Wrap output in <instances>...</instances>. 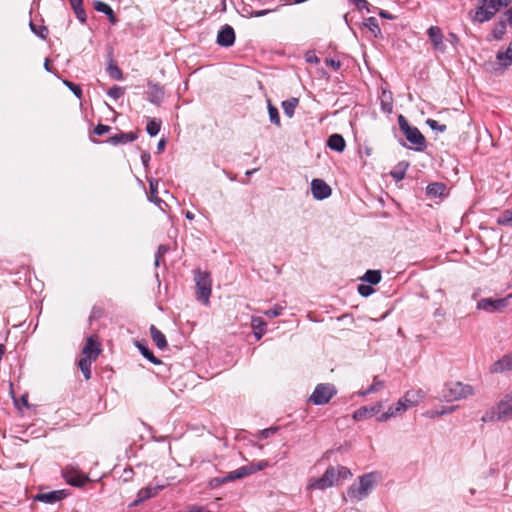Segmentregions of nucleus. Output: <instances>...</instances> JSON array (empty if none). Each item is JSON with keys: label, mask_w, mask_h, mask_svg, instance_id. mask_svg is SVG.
Segmentation results:
<instances>
[{"label": "nucleus", "mask_w": 512, "mask_h": 512, "mask_svg": "<svg viewBox=\"0 0 512 512\" xmlns=\"http://www.w3.org/2000/svg\"><path fill=\"white\" fill-rule=\"evenodd\" d=\"M141 161L144 166H148V163L150 161V154L148 152H143L141 154Z\"/></svg>", "instance_id": "obj_61"}, {"label": "nucleus", "mask_w": 512, "mask_h": 512, "mask_svg": "<svg viewBox=\"0 0 512 512\" xmlns=\"http://www.w3.org/2000/svg\"><path fill=\"white\" fill-rule=\"evenodd\" d=\"M384 387V382L382 380L377 379V377L374 378L372 385L365 391L359 392L360 396H366L371 393H375L379 390H381Z\"/></svg>", "instance_id": "obj_39"}, {"label": "nucleus", "mask_w": 512, "mask_h": 512, "mask_svg": "<svg viewBox=\"0 0 512 512\" xmlns=\"http://www.w3.org/2000/svg\"><path fill=\"white\" fill-rule=\"evenodd\" d=\"M92 361L93 360H91V359L82 357L78 362V366H79L80 370L82 371L86 380H89L91 378Z\"/></svg>", "instance_id": "obj_36"}, {"label": "nucleus", "mask_w": 512, "mask_h": 512, "mask_svg": "<svg viewBox=\"0 0 512 512\" xmlns=\"http://www.w3.org/2000/svg\"><path fill=\"white\" fill-rule=\"evenodd\" d=\"M150 335L154 344L159 349H164L167 347V340L165 335L160 330H158L154 325L150 326Z\"/></svg>", "instance_id": "obj_25"}, {"label": "nucleus", "mask_w": 512, "mask_h": 512, "mask_svg": "<svg viewBox=\"0 0 512 512\" xmlns=\"http://www.w3.org/2000/svg\"><path fill=\"white\" fill-rule=\"evenodd\" d=\"M148 199L155 203L162 211H164L163 205L167 206V204L158 197V181L155 179L149 181Z\"/></svg>", "instance_id": "obj_19"}, {"label": "nucleus", "mask_w": 512, "mask_h": 512, "mask_svg": "<svg viewBox=\"0 0 512 512\" xmlns=\"http://www.w3.org/2000/svg\"><path fill=\"white\" fill-rule=\"evenodd\" d=\"M110 126L108 125H103V124H98L95 128H94V133L98 136H101V135H104L105 133L109 132L110 131Z\"/></svg>", "instance_id": "obj_53"}, {"label": "nucleus", "mask_w": 512, "mask_h": 512, "mask_svg": "<svg viewBox=\"0 0 512 512\" xmlns=\"http://www.w3.org/2000/svg\"><path fill=\"white\" fill-rule=\"evenodd\" d=\"M136 346L139 349L140 353L143 355V357H145L151 363L155 365H159L162 363L161 360L155 357L154 354L143 343L138 342Z\"/></svg>", "instance_id": "obj_31"}, {"label": "nucleus", "mask_w": 512, "mask_h": 512, "mask_svg": "<svg viewBox=\"0 0 512 512\" xmlns=\"http://www.w3.org/2000/svg\"><path fill=\"white\" fill-rule=\"evenodd\" d=\"M299 100L297 98H290L282 102V108L289 118L293 117L295 108L297 107Z\"/></svg>", "instance_id": "obj_33"}, {"label": "nucleus", "mask_w": 512, "mask_h": 512, "mask_svg": "<svg viewBox=\"0 0 512 512\" xmlns=\"http://www.w3.org/2000/svg\"><path fill=\"white\" fill-rule=\"evenodd\" d=\"M496 59L503 69H506L512 65V41L505 51L497 52Z\"/></svg>", "instance_id": "obj_20"}, {"label": "nucleus", "mask_w": 512, "mask_h": 512, "mask_svg": "<svg viewBox=\"0 0 512 512\" xmlns=\"http://www.w3.org/2000/svg\"><path fill=\"white\" fill-rule=\"evenodd\" d=\"M273 11H274L273 9L251 11L250 16L251 17H262V16H265Z\"/></svg>", "instance_id": "obj_55"}, {"label": "nucleus", "mask_w": 512, "mask_h": 512, "mask_svg": "<svg viewBox=\"0 0 512 512\" xmlns=\"http://www.w3.org/2000/svg\"><path fill=\"white\" fill-rule=\"evenodd\" d=\"M512 294L507 295L504 298H483L477 303V309L486 311L488 313L503 312L510 303Z\"/></svg>", "instance_id": "obj_6"}, {"label": "nucleus", "mask_w": 512, "mask_h": 512, "mask_svg": "<svg viewBox=\"0 0 512 512\" xmlns=\"http://www.w3.org/2000/svg\"><path fill=\"white\" fill-rule=\"evenodd\" d=\"M381 109L384 113H391L393 110L392 93L383 91L381 95Z\"/></svg>", "instance_id": "obj_30"}, {"label": "nucleus", "mask_w": 512, "mask_h": 512, "mask_svg": "<svg viewBox=\"0 0 512 512\" xmlns=\"http://www.w3.org/2000/svg\"><path fill=\"white\" fill-rule=\"evenodd\" d=\"M391 176L396 180L400 181L404 178L405 172L404 170H393L391 171Z\"/></svg>", "instance_id": "obj_58"}, {"label": "nucleus", "mask_w": 512, "mask_h": 512, "mask_svg": "<svg viewBox=\"0 0 512 512\" xmlns=\"http://www.w3.org/2000/svg\"><path fill=\"white\" fill-rule=\"evenodd\" d=\"M381 409H382V405L380 403H377V404H375L373 406H369V407L368 406L361 407L354 412L353 417L357 421H362L364 419H367V418L372 417L373 415L377 414L378 412H380Z\"/></svg>", "instance_id": "obj_16"}, {"label": "nucleus", "mask_w": 512, "mask_h": 512, "mask_svg": "<svg viewBox=\"0 0 512 512\" xmlns=\"http://www.w3.org/2000/svg\"><path fill=\"white\" fill-rule=\"evenodd\" d=\"M508 370H512V352L504 355L490 367V372L492 373H502Z\"/></svg>", "instance_id": "obj_18"}, {"label": "nucleus", "mask_w": 512, "mask_h": 512, "mask_svg": "<svg viewBox=\"0 0 512 512\" xmlns=\"http://www.w3.org/2000/svg\"><path fill=\"white\" fill-rule=\"evenodd\" d=\"M94 8L98 12H102V13L106 14L107 16H111V14H112V8L108 4H106L102 1H95Z\"/></svg>", "instance_id": "obj_41"}, {"label": "nucleus", "mask_w": 512, "mask_h": 512, "mask_svg": "<svg viewBox=\"0 0 512 512\" xmlns=\"http://www.w3.org/2000/svg\"><path fill=\"white\" fill-rule=\"evenodd\" d=\"M235 42V32L230 25H224L217 35V44L222 47H230Z\"/></svg>", "instance_id": "obj_12"}, {"label": "nucleus", "mask_w": 512, "mask_h": 512, "mask_svg": "<svg viewBox=\"0 0 512 512\" xmlns=\"http://www.w3.org/2000/svg\"><path fill=\"white\" fill-rule=\"evenodd\" d=\"M398 124L406 139L414 146L417 151H422L425 149V137L417 127L410 126L403 115L398 116Z\"/></svg>", "instance_id": "obj_3"}, {"label": "nucleus", "mask_w": 512, "mask_h": 512, "mask_svg": "<svg viewBox=\"0 0 512 512\" xmlns=\"http://www.w3.org/2000/svg\"><path fill=\"white\" fill-rule=\"evenodd\" d=\"M164 488V485H158V486H147L145 488H142L138 494L137 498L133 501L132 506H137L140 503H142L145 500H148L158 494L160 490Z\"/></svg>", "instance_id": "obj_14"}, {"label": "nucleus", "mask_w": 512, "mask_h": 512, "mask_svg": "<svg viewBox=\"0 0 512 512\" xmlns=\"http://www.w3.org/2000/svg\"><path fill=\"white\" fill-rule=\"evenodd\" d=\"M363 25L375 36L378 37L381 34L378 21L375 17H368L364 20Z\"/></svg>", "instance_id": "obj_32"}, {"label": "nucleus", "mask_w": 512, "mask_h": 512, "mask_svg": "<svg viewBox=\"0 0 512 512\" xmlns=\"http://www.w3.org/2000/svg\"><path fill=\"white\" fill-rule=\"evenodd\" d=\"M30 28L37 36L45 39L48 34V30L45 26H36L33 22H30Z\"/></svg>", "instance_id": "obj_42"}, {"label": "nucleus", "mask_w": 512, "mask_h": 512, "mask_svg": "<svg viewBox=\"0 0 512 512\" xmlns=\"http://www.w3.org/2000/svg\"><path fill=\"white\" fill-rule=\"evenodd\" d=\"M446 190V186L443 183H431L427 186V194L430 196L438 197L442 196Z\"/></svg>", "instance_id": "obj_35"}, {"label": "nucleus", "mask_w": 512, "mask_h": 512, "mask_svg": "<svg viewBox=\"0 0 512 512\" xmlns=\"http://www.w3.org/2000/svg\"><path fill=\"white\" fill-rule=\"evenodd\" d=\"M136 138H137V135L133 132H129V133L120 132L118 134L111 136L109 138L108 142L113 145H118V144L133 142L134 140H136Z\"/></svg>", "instance_id": "obj_24"}, {"label": "nucleus", "mask_w": 512, "mask_h": 512, "mask_svg": "<svg viewBox=\"0 0 512 512\" xmlns=\"http://www.w3.org/2000/svg\"><path fill=\"white\" fill-rule=\"evenodd\" d=\"M64 84L74 93L75 96H77L78 98H81L82 89L79 85H76L67 80L64 81Z\"/></svg>", "instance_id": "obj_49"}, {"label": "nucleus", "mask_w": 512, "mask_h": 512, "mask_svg": "<svg viewBox=\"0 0 512 512\" xmlns=\"http://www.w3.org/2000/svg\"><path fill=\"white\" fill-rule=\"evenodd\" d=\"M164 92L158 85H150L148 90V100L156 105H160Z\"/></svg>", "instance_id": "obj_27"}, {"label": "nucleus", "mask_w": 512, "mask_h": 512, "mask_svg": "<svg viewBox=\"0 0 512 512\" xmlns=\"http://www.w3.org/2000/svg\"><path fill=\"white\" fill-rule=\"evenodd\" d=\"M168 251V248L165 245H160L158 247L157 253L155 255V266H159L160 258Z\"/></svg>", "instance_id": "obj_52"}, {"label": "nucleus", "mask_w": 512, "mask_h": 512, "mask_svg": "<svg viewBox=\"0 0 512 512\" xmlns=\"http://www.w3.org/2000/svg\"><path fill=\"white\" fill-rule=\"evenodd\" d=\"M268 113H269V118H270V121L274 124H276L277 126L280 125V117H279V112H278V109L273 106L270 102L268 103Z\"/></svg>", "instance_id": "obj_40"}, {"label": "nucleus", "mask_w": 512, "mask_h": 512, "mask_svg": "<svg viewBox=\"0 0 512 512\" xmlns=\"http://www.w3.org/2000/svg\"><path fill=\"white\" fill-rule=\"evenodd\" d=\"M358 292L362 296L367 297V296H369L373 292V289L370 286L361 284V285L358 286Z\"/></svg>", "instance_id": "obj_54"}, {"label": "nucleus", "mask_w": 512, "mask_h": 512, "mask_svg": "<svg viewBox=\"0 0 512 512\" xmlns=\"http://www.w3.org/2000/svg\"><path fill=\"white\" fill-rule=\"evenodd\" d=\"M507 21L512 24V7L506 13Z\"/></svg>", "instance_id": "obj_64"}, {"label": "nucleus", "mask_w": 512, "mask_h": 512, "mask_svg": "<svg viewBox=\"0 0 512 512\" xmlns=\"http://www.w3.org/2000/svg\"><path fill=\"white\" fill-rule=\"evenodd\" d=\"M283 306L276 304L273 308L264 311V314L269 318H275L282 314Z\"/></svg>", "instance_id": "obj_43"}, {"label": "nucleus", "mask_w": 512, "mask_h": 512, "mask_svg": "<svg viewBox=\"0 0 512 512\" xmlns=\"http://www.w3.org/2000/svg\"><path fill=\"white\" fill-rule=\"evenodd\" d=\"M68 496L66 490H54L50 492L38 493L34 496L35 501H39L46 504H54L65 499Z\"/></svg>", "instance_id": "obj_9"}, {"label": "nucleus", "mask_w": 512, "mask_h": 512, "mask_svg": "<svg viewBox=\"0 0 512 512\" xmlns=\"http://www.w3.org/2000/svg\"><path fill=\"white\" fill-rule=\"evenodd\" d=\"M358 9H368L367 0H350Z\"/></svg>", "instance_id": "obj_57"}, {"label": "nucleus", "mask_w": 512, "mask_h": 512, "mask_svg": "<svg viewBox=\"0 0 512 512\" xmlns=\"http://www.w3.org/2000/svg\"><path fill=\"white\" fill-rule=\"evenodd\" d=\"M424 395L422 390H409L407 391L403 397L399 400L405 405L408 410L411 407H414L420 403L423 399Z\"/></svg>", "instance_id": "obj_15"}, {"label": "nucleus", "mask_w": 512, "mask_h": 512, "mask_svg": "<svg viewBox=\"0 0 512 512\" xmlns=\"http://www.w3.org/2000/svg\"><path fill=\"white\" fill-rule=\"evenodd\" d=\"M498 10L509 5L510 0H496Z\"/></svg>", "instance_id": "obj_62"}, {"label": "nucleus", "mask_w": 512, "mask_h": 512, "mask_svg": "<svg viewBox=\"0 0 512 512\" xmlns=\"http://www.w3.org/2000/svg\"><path fill=\"white\" fill-rule=\"evenodd\" d=\"M497 417H498V406L496 407V409H492L490 411L485 412V414L482 416L481 420L483 422L498 421Z\"/></svg>", "instance_id": "obj_44"}, {"label": "nucleus", "mask_w": 512, "mask_h": 512, "mask_svg": "<svg viewBox=\"0 0 512 512\" xmlns=\"http://www.w3.org/2000/svg\"><path fill=\"white\" fill-rule=\"evenodd\" d=\"M333 466H329L324 474L319 478H311L307 484L308 490H325L334 485H338Z\"/></svg>", "instance_id": "obj_7"}, {"label": "nucleus", "mask_w": 512, "mask_h": 512, "mask_svg": "<svg viewBox=\"0 0 512 512\" xmlns=\"http://www.w3.org/2000/svg\"><path fill=\"white\" fill-rule=\"evenodd\" d=\"M160 128H161L160 120H158L156 118L148 119L146 131L150 136H152V137L156 136L159 133Z\"/></svg>", "instance_id": "obj_37"}, {"label": "nucleus", "mask_w": 512, "mask_h": 512, "mask_svg": "<svg viewBox=\"0 0 512 512\" xmlns=\"http://www.w3.org/2000/svg\"><path fill=\"white\" fill-rule=\"evenodd\" d=\"M109 70H110L111 77H113L115 79H121L122 78V72H121V70L118 67H116V66L112 67L111 66L109 68Z\"/></svg>", "instance_id": "obj_56"}, {"label": "nucleus", "mask_w": 512, "mask_h": 512, "mask_svg": "<svg viewBox=\"0 0 512 512\" xmlns=\"http://www.w3.org/2000/svg\"><path fill=\"white\" fill-rule=\"evenodd\" d=\"M72 9L81 23L86 22V13L83 8V0H69Z\"/></svg>", "instance_id": "obj_29"}, {"label": "nucleus", "mask_w": 512, "mask_h": 512, "mask_svg": "<svg viewBox=\"0 0 512 512\" xmlns=\"http://www.w3.org/2000/svg\"><path fill=\"white\" fill-rule=\"evenodd\" d=\"M232 481L231 479H228V474L225 476V477H216V478H213L211 481H210V485L212 487H217L221 484H224L226 482H230Z\"/></svg>", "instance_id": "obj_51"}, {"label": "nucleus", "mask_w": 512, "mask_h": 512, "mask_svg": "<svg viewBox=\"0 0 512 512\" xmlns=\"http://www.w3.org/2000/svg\"><path fill=\"white\" fill-rule=\"evenodd\" d=\"M479 3L485 5L490 11H493V16L498 12L496 0H479Z\"/></svg>", "instance_id": "obj_50"}, {"label": "nucleus", "mask_w": 512, "mask_h": 512, "mask_svg": "<svg viewBox=\"0 0 512 512\" xmlns=\"http://www.w3.org/2000/svg\"><path fill=\"white\" fill-rule=\"evenodd\" d=\"M166 141L164 139H161L157 144V150L158 152H162L165 149Z\"/></svg>", "instance_id": "obj_63"}, {"label": "nucleus", "mask_w": 512, "mask_h": 512, "mask_svg": "<svg viewBox=\"0 0 512 512\" xmlns=\"http://www.w3.org/2000/svg\"><path fill=\"white\" fill-rule=\"evenodd\" d=\"M500 225L512 226V211H505L502 216L498 219Z\"/></svg>", "instance_id": "obj_45"}, {"label": "nucleus", "mask_w": 512, "mask_h": 512, "mask_svg": "<svg viewBox=\"0 0 512 512\" xmlns=\"http://www.w3.org/2000/svg\"><path fill=\"white\" fill-rule=\"evenodd\" d=\"M251 327L256 339L260 340L266 333L267 324L261 317L253 316L251 318Z\"/></svg>", "instance_id": "obj_21"}, {"label": "nucleus", "mask_w": 512, "mask_h": 512, "mask_svg": "<svg viewBox=\"0 0 512 512\" xmlns=\"http://www.w3.org/2000/svg\"><path fill=\"white\" fill-rule=\"evenodd\" d=\"M252 467H253L254 473L257 472V471H261V470H263L264 468L267 467V462L266 461H260L257 464H253L252 463Z\"/></svg>", "instance_id": "obj_60"}, {"label": "nucleus", "mask_w": 512, "mask_h": 512, "mask_svg": "<svg viewBox=\"0 0 512 512\" xmlns=\"http://www.w3.org/2000/svg\"><path fill=\"white\" fill-rule=\"evenodd\" d=\"M428 37L433 45V48L435 50L444 52L445 51V44L443 41V33L442 30L437 26H431L427 31Z\"/></svg>", "instance_id": "obj_13"}, {"label": "nucleus", "mask_w": 512, "mask_h": 512, "mask_svg": "<svg viewBox=\"0 0 512 512\" xmlns=\"http://www.w3.org/2000/svg\"><path fill=\"white\" fill-rule=\"evenodd\" d=\"M336 393L337 390L333 384L320 383L315 387L309 401L314 405H324L327 404Z\"/></svg>", "instance_id": "obj_5"}, {"label": "nucleus", "mask_w": 512, "mask_h": 512, "mask_svg": "<svg viewBox=\"0 0 512 512\" xmlns=\"http://www.w3.org/2000/svg\"><path fill=\"white\" fill-rule=\"evenodd\" d=\"M124 93H125L124 88L119 87V86H113L107 92L108 96H110L114 99H119L120 97H122L124 95Z\"/></svg>", "instance_id": "obj_46"}, {"label": "nucleus", "mask_w": 512, "mask_h": 512, "mask_svg": "<svg viewBox=\"0 0 512 512\" xmlns=\"http://www.w3.org/2000/svg\"><path fill=\"white\" fill-rule=\"evenodd\" d=\"M426 123L432 130H436L441 133L445 132L447 129L446 125L440 124L438 121L433 119H428Z\"/></svg>", "instance_id": "obj_47"}, {"label": "nucleus", "mask_w": 512, "mask_h": 512, "mask_svg": "<svg viewBox=\"0 0 512 512\" xmlns=\"http://www.w3.org/2000/svg\"><path fill=\"white\" fill-rule=\"evenodd\" d=\"M195 283L197 300L203 302L205 305L209 304L212 291V280L210 274L201 270L195 271Z\"/></svg>", "instance_id": "obj_4"}, {"label": "nucleus", "mask_w": 512, "mask_h": 512, "mask_svg": "<svg viewBox=\"0 0 512 512\" xmlns=\"http://www.w3.org/2000/svg\"><path fill=\"white\" fill-rule=\"evenodd\" d=\"M475 394V388L460 381H449L442 389V397L447 402L461 401Z\"/></svg>", "instance_id": "obj_2"}, {"label": "nucleus", "mask_w": 512, "mask_h": 512, "mask_svg": "<svg viewBox=\"0 0 512 512\" xmlns=\"http://www.w3.org/2000/svg\"><path fill=\"white\" fill-rule=\"evenodd\" d=\"M66 482L75 487H82L89 481V477L75 468H66L63 471Z\"/></svg>", "instance_id": "obj_8"}, {"label": "nucleus", "mask_w": 512, "mask_h": 512, "mask_svg": "<svg viewBox=\"0 0 512 512\" xmlns=\"http://www.w3.org/2000/svg\"><path fill=\"white\" fill-rule=\"evenodd\" d=\"M277 430V428H268V429H264L260 432V436L261 438H268L270 435H272L275 431Z\"/></svg>", "instance_id": "obj_59"}, {"label": "nucleus", "mask_w": 512, "mask_h": 512, "mask_svg": "<svg viewBox=\"0 0 512 512\" xmlns=\"http://www.w3.org/2000/svg\"><path fill=\"white\" fill-rule=\"evenodd\" d=\"M506 26L505 23L501 22L498 26H496L492 32L493 37L496 40L502 39L503 35L505 34Z\"/></svg>", "instance_id": "obj_48"}, {"label": "nucleus", "mask_w": 512, "mask_h": 512, "mask_svg": "<svg viewBox=\"0 0 512 512\" xmlns=\"http://www.w3.org/2000/svg\"><path fill=\"white\" fill-rule=\"evenodd\" d=\"M493 17V11H490L485 5L479 3L475 10L473 21L483 23L489 21Z\"/></svg>", "instance_id": "obj_23"}, {"label": "nucleus", "mask_w": 512, "mask_h": 512, "mask_svg": "<svg viewBox=\"0 0 512 512\" xmlns=\"http://www.w3.org/2000/svg\"><path fill=\"white\" fill-rule=\"evenodd\" d=\"M253 473H254V470H253L252 464H250V465L242 466L232 472H229L228 479H231L232 481H234L236 479H241L243 477L249 476Z\"/></svg>", "instance_id": "obj_28"}, {"label": "nucleus", "mask_w": 512, "mask_h": 512, "mask_svg": "<svg viewBox=\"0 0 512 512\" xmlns=\"http://www.w3.org/2000/svg\"><path fill=\"white\" fill-rule=\"evenodd\" d=\"M100 353H101L100 343L97 342L93 336L88 337L86 340V344L84 345V347L82 349L83 357L95 361Z\"/></svg>", "instance_id": "obj_11"}, {"label": "nucleus", "mask_w": 512, "mask_h": 512, "mask_svg": "<svg viewBox=\"0 0 512 512\" xmlns=\"http://www.w3.org/2000/svg\"><path fill=\"white\" fill-rule=\"evenodd\" d=\"M405 411H407L405 405L400 400H398V402L395 405L390 406L386 412L382 413L377 418V421L378 422L387 421L390 418L397 417V416L403 414Z\"/></svg>", "instance_id": "obj_17"}, {"label": "nucleus", "mask_w": 512, "mask_h": 512, "mask_svg": "<svg viewBox=\"0 0 512 512\" xmlns=\"http://www.w3.org/2000/svg\"><path fill=\"white\" fill-rule=\"evenodd\" d=\"M333 469H334V473L336 474L335 477H336L338 484H339L340 480H347L352 477V472L350 471L349 468H347L345 466H341V465L333 466Z\"/></svg>", "instance_id": "obj_34"}, {"label": "nucleus", "mask_w": 512, "mask_h": 512, "mask_svg": "<svg viewBox=\"0 0 512 512\" xmlns=\"http://www.w3.org/2000/svg\"><path fill=\"white\" fill-rule=\"evenodd\" d=\"M327 145L332 150L342 152L345 149L346 143L344 138L340 134H332L328 138Z\"/></svg>", "instance_id": "obj_26"}, {"label": "nucleus", "mask_w": 512, "mask_h": 512, "mask_svg": "<svg viewBox=\"0 0 512 512\" xmlns=\"http://www.w3.org/2000/svg\"><path fill=\"white\" fill-rule=\"evenodd\" d=\"M311 192L315 199L323 200L331 195V188L324 180L313 179L311 182Z\"/></svg>", "instance_id": "obj_10"}, {"label": "nucleus", "mask_w": 512, "mask_h": 512, "mask_svg": "<svg viewBox=\"0 0 512 512\" xmlns=\"http://www.w3.org/2000/svg\"><path fill=\"white\" fill-rule=\"evenodd\" d=\"M512 417V398H506L498 404L497 420H504Z\"/></svg>", "instance_id": "obj_22"}, {"label": "nucleus", "mask_w": 512, "mask_h": 512, "mask_svg": "<svg viewBox=\"0 0 512 512\" xmlns=\"http://www.w3.org/2000/svg\"><path fill=\"white\" fill-rule=\"evenodd\" d=\"M380 481L381 475L376 471L361 475L358 478V483H354L348 488L347 497L351 501H362L369 496Z\"/></svg>", "instance_id": "obj_1"}, {"label": "nucleus", "mask_w": 512, "mask_h": 512, "mask_svg": "<svg viewBox=\"0 0 512 512\" xmlns=\"http://www.w3.org/2000/svg\"><path fill=\"white\" fill-rule=\"evenodd\" d=\"M363 280L372 285H376L381 281V273L379 270H368L363 276Z\"/></svg>", "instance_id": "obj_38"}]
</instances>
